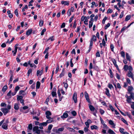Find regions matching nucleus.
Segmentation results:
<instances>
[{"instance_id": "7c9ffc66", "label": "nucleus", "mask_w": 134, "mask_h": 134, "mask_svg": "<svg viewBox=\"0 0 134 134\" xmlns=\"http://www.w3.org/2000/svg\"><path fill=\"white\" fill-rule=\"evenodd\" d=\"M46 116H50L51 115V112L49 111H46L45 113Z\"/></svg>"}, {"instance_id": "49530a36", "label": "nucleus", "mask_w": 134, "mask_h": 134, "mask_svg": "<svg viewBox=\"0 0 134 134\" xmlns=\"http://www.w3.org/2000/svg\"><path fill=\"white\" fill-rule=\"evenodd\" d=\"M96 56L97 57H100V55L99 53V51H98L96 53Z\"/></svg>"}, {"instance_id": "473e14b6", "label": "nucleus", "mask_w": 134, "mask_h": 134, "mask_svg": "<svg viewBox=\"0 0 134 134\" xmlns=\"http://www.w3.org/2000/svg\"><path fill=\"white\" fill-rule=\"evenodd\" d=\"M91 40L96 41V37L95 35H93V36L92 38L91 39Z\"/></svg>"}, {"instance_id": "0eeeda50", "label": "nucleus", "mask_w": 134, "mask_h": 134, "mask_svg": "<svg viewBox=\"0 0 134 134\" xmlns=\"http://www.w3.org/2000/svg\"><path fill=\"white\" fill-rule=\"evenodd\" d=\"M77 94L76 93H74L73 96V99L74 101V102L75 103H76L77 102Z\"/></svg>"}, {"instance_id": "4468645a", "label": "nucleus", "mask_w": 134, "mask_h": 134, "mask_svg": "<svg viewBox=\"0 0 134 134\" xmlns=\"http://www.w3.org/2000/svg\"><path fill=\"white\" fill-rule=\"evenodd\" d=\"M32 31V29H29L26 32V35L27 36L29 35L31 33Z\"/></svg>"}, {"instance_id": "393cba45", "label": "nucleus", "mask_w": 134, "mask_h": 134, "mask_svg": "<svg viewBox=\"0 0 134 134\" xmlns=\"http://www.w3.org/2000/svg\"><path fill=\"white\" fill-rule=\"evenodd\" d=\"M126 56L127 60L130 61V57L129 56L128 53H126Z\"/></svg>"}, {"instance_id": "423d86ee", "label": "nucleus", "mask_w": 134, "mask_h": 134, "mask_svg": "<svg viewBox=\"0 0 134 134\" xmlns=\"http://www.w3.org/2000/svg\"><path fill=\"white\" fill-rule=\"evenodd\" d=\"M101 123V124L103 125L104 127V128H107L108 127H107V125L105 124L104 123V121L102 119V118L100 117V118Z\"/></svg>"}, {"instance_id": "f704fd0d", "label": "nucleus", "mask_w": 134, "mask_h": 134, "mask_svg": "<svg viewBox=\"0 0 134 134\" xmlns=\"http://www.w3.org/2000/svg\"><path fill=\"white\" fill-rule=\"evenodd\" d=\"M53 126V125L52 124L49 125L48 126V130H51L52 129V127Z\"/></svg>"}, {"instance_id": "4be33fe9", "label": "nucleus", "mask_w": 134, "mask_h": 134, "mask_svg": "<svg viewBox=\"0 0 134 134\" xmlns=\"http://www.w3.org/2000/svg\"><path fill=\"white\" fill-rule=\"evenodd\" d=\"M47 123L45 122H43L42 123H40L39 124V126H45L47 125Z\"/></svg>"}, {"instance_id": "9d476101", "label": "nucleus", "mask_w": 134, "mask_h": 134, "mask_svg": "<svg viewBox=\"0 0 134 134\" xmlns=\"http://www.w3.org/2000/svg\"><path fill=\"white\" fill-rule=\"evenodd\" d=\"M8 124L7 123L4 122L2 126V127L4 129L7 130L8 128Z\"/></svg>"}, {"instance_id": "e2e57ef3", "label": "nucleus", "mask_w": 134, "mask_h": 134, "mask_svg": "<svg viewBox=\"0 0 134 134\" xmlns=\"http://www.w3.org/2000/svg\"><path fill=\"white\" fill-rule=\"evenodd\" d=\"M121 56L123 57L124 58H125V53L123 52H122L121 53Z\"/></svg>"}, {"instance_id": "338daca9", "label": "nucleus", "mask_w": 134, "mask_h": 134, "mask_svg": "<svg viewBox=\"0 0 134 134\" xmlns=\"http://www.w3.org/2000/svg\"><path fill=\"white\" fill-rule=\"evenodd\" d=\"M124 15V12L123 11L121 13V14L120 16L119 17L120 18H122Z\"/></svg>"}, {"instance_id": "ddd939ff", "label": "nucleus", "mask_w": 134, "mask_h": 134, "mask_svg": "<svg viewBox=\"0 0 134 134\" xmlns=\"http://www.w3.org/2000/svg\"><path fill=\"white\" fill-rule=\"evenodd\" d=\"M9 109H1L4 115H5L9 111Z\"/></svg>"}, {"instance_id": "680f3d73", "label": "nucleus", "mask_w": 134, "mask_h": 134, "mask_svg": "<svg viewBox=\"0 0 134 134\" xmlns=\"http://www.w3.org/2000/svg\"><path fill=\"white\" fill-rule=\"evenodd\" d=\"M11 91H10L7 94V96H9V97H11Z\"/></svg>"}, {"instance_id": "72a5a7b5", "label": "nucleus", "mask_w": 134, "mask_h": 134, "mask_svg": "<svg viewBox=\"0 0 134 134\" xmlns=\"http://www.w3.org/2000/svg\"><path fill=\"white\" fill-rule=\"evenodd\" d=\"M52 95L53 97H54L55 96V97H56V95L57 93L56 92L54 91H53L52 92Z\"/></svg>"}, {"instance_id": "c9c22d12", "label": "nucleus", "mask_w": 134, "mask_h": 134, "mask_svg": "<svg viewBox=\"0 0 134 134\" xmlns=\"http://www.w3.org/2000/svg\"><path fill=\"white\" fill-rule=\"evenodd\" d=\"M32 71V70L31 69H29L28 71L27 72V76H29L30 75V74L31 73Z\"/></svg>"}, {"instance_id": "5fc2aeb1", "label": "nucleus", "mask_w": 134, "mask_h": 134, "mask_svg": "<svg viewBox=\"0 0 134 134\" xmlns=\"http://www.w3.org/2000/svg\"><path fill=\"white\" fill-rule=\"evenodd\" d=\"M100 112L101 115H103L104 113V111L103 109H100Z\"/></svg>"}, {"instance_id": "69168bd1", "label": "nucleus", "mask_w": 134, "mask_h": 134, "mask_svg": "<svg viewBox=\"0 0 134 134\" xmlns=\"http://www.w3.org/2000/svg\"><path fill=\"white\" fill-rule=\"evenodd\" d=\"M33 119H36L37 121H38L39 119L37 117V116H33Z\"/></svg>"}, {"instance_id": "6ab92c4d", "label": "nucleus", "mask_w": 134, "mask_h": 134, "mask_svg": "<svg viewBox=\"0 0 134 134\" xmlns=\"http://www.w3.org/2000/svg\"><path fill=\"white\" fill-rule=\"evenodd\" d=\"M91 129L92 130H94V129L97 130L98 129V126L95 125H93L91 126Z\"/></svg>"}, {"instance_id": "603ef678", "label": "nucleus", "mask_w": 134, "mask_h": 134, "mask_svg": "<svg viewBox=\"0 0 134 134\" xmlns=\"http://www.w3.org/2000/svg\"><path fill=\"white\" fill-rule=\"evenodd\" d=\"M53 36H52V37H50L49 38H48L47 41H48V40H50L51 41H53L54 40V38H53Z\"/></svg>"}, {"instance_id": "e433bc0d", "label": "nucleus", "mask_w": 134, "mask_h": 134, "mask_svg": "<svg viewBox=\"0 0 134 134\" xmlns=\"http://www.w3.org/2000/svg\"><path fill=\"white\" fill-rule=\"evenodd\" d=\"M121 121H123L124 123H125V124H126L127 125H128V124L127 123V122L126 121V120H125L123 118H121Z\"/></svg>"}, {"instance_id": "dca6fc26", "label": "nucleus", "mask_w": 134, "mask_h": 134, "mask_svg": "<svg viewBox=\"0 0 134 134\" xmlns=\"http://www.w3.org/2000/svg\"><path fill=\"white\" fill-rule=\"evenodd\" d=\"M43 70H42L40 71L39 70H38L37 72V76H41L42 73H43Z\"/></svg>"}, {"instance_id": "a878e982", "label": "nucleus", "mask_w": 134, "mask_h": 134, "mask_svg": "<svg viewBox=\"0 0 134 134\" xmlns=\"http://www.w3.org/2000/svg\"><path fill=\"white\" fill-rule=\"evenodd\" d=\"M133 88L132 86H130L129 87L128 91L130 93H131L133 90Z\"/></svg>"}, {"instance_id": "3c124183", "label": "nucleus", "mask_w": 134, "mask_h": 134, "mask_svg": "<svg viewBox=\"0 0 134 134\" xmlns=\"http://www.w3.org/2000/svg\"><path fill=\"white\" fill-rule=\"evenodd\" d=\"M53 121V120H52V119H49L47 120L46 122L47 123H51Z\"/></svg>"}, {"instance_id": "6e6552de", "label": "nucleus", "mask_w": 134, "mask_h": 134, "mask_svg": "<svg viewBox=\"0 0 134 134\" xmlns=\"http://www.w3.org/2000/svg\"><path fill=\"white\" fill-rule=\"evenodd\" d=\"M90 110L91 111V113L94 116L96 117L97 109H90Z\"/></svg>"}, {"instance_id": "6e6d98bb", "label": "nucleus", "mask_w": 134, "mask_h": 134, "mask_svg": "<svg viewBox=\"0 0 134 134\" xmlns=\"http://www.w3.org/2000/svg\"><path fill=\"white\" fill-rule=\"evenodd\" d=\"M63 83L64 84V87L66 89L68 87V85L67 83H65L64 82H63Z\"/></svg>"}, {"instance_id": "9b49d317", "label": "nucleus", "mask_w": 134, "mask_h": 134, "mask_svg": "<svg viewBox=\"0 0 134 134\" xmlns=\"http://www.w3.org/2000/svg\"><path fill=\"white\" fill-rule=\"evenodd\" d=\"M131 71H129L128 72L127 74V76L129 77H131L133 79V75L132 73L131 72Z\"/></svg>"}, {"instance_id": "f8f14e48", "label": "nucleus", "mask_w": 134, "mask_h": 134, "mask_svg": "<svg viewBox=\"0 0 134 134\" xmlns=\"http://www.w3.org/2000/svg\"><path fill=\"white\" fill-rule=\"evenodd\" d=\"M109 123L112 125V127L114 128H115V125L113 121L111 120H110L109 121Z\"/></svg>"}, {"instance_id": "a19ab883", "label": "nucleus", "mask_w": 134, "mask_h": 134, "mask_svg": "<svg viewBox=\"0 0 134 134\" xmlns=\"http://www.w3.org/2000/svg\"><path fill=\"white\" fill-rule=\"evenodd\" d=\"M128 3L130 4H134V0H131V1H129Z\"/></svg>"}, {"instance_id": "13d9d810", "label": "nucleus", "mask_w": 134, "mask_h": 134, "mask_svg": "<svg viewBox=\"0 0 134 134\" xmlns=\"http://www.w3.org/2000/svg\"><path fill=\"white\" fill-rule=\"evenodd\" d=\"M107 19V18L106 17H105L103 20L102 23L103 24H104L105 23V21Z\"/></svg>"}, {"instance_id": "1a4fd4ad", "label": "nucleus", "mask_w": 134, "mask_h": 134, "mask_svg": "<svg viewBox=\"0 0 134 134\" xmlns=\"http://www.w3.org/2000/svg\"><path fill=\"white\" fill-rule=\"evenodd\" d=\"M68 116V115L67 113H64L63 115L61 116V118L63 119H64L67 118Z\"/></svg>"}, {"instance_id": "39448f33", "label": "nucleus", "mask_w": 134, "mask_h": 134, "mask_svg": "<svg viewBox=\"0 0 134 134\" xmlns=\"http://www.w3.org/2000/svg\"><path fill=\"white\" fill-rule=\"evenodd\" d=\"M84 94L85 98H86V100L88 102H90V99L89 98V95L88 93L86 92L85 91L84 93Z\"/></svg>"}, {"instance_id": "2f4dec72", "label": "nucleus", "mask_w": 134, "mask_h": 134, "mask_svg": "<svg viewBox=\"0 0 134 134\" xmlns=\"http://www.w3.org/2000/svg\"><path fill=\"white\" fill-rule=\"evenodd\" d=\"M116 80H115L113 82V84L116 89V85H117V84L116 83Z\"/></svg>"}, {"instance_id": "8fccbe9b", "label": "nucleus", "mask_w": 134, "mask_h": 134, "mask_svg": "<svg viewBox=\"0 0 134 134\" xmlns=\"http://www.w3.org/2000/svg\"><path fill=\"white\" fill-rule=\"evenodd\" d=\"M46 31V29H43L41 31V35H43L44 34V33Z\"/></svg>"}, {"instance_id": "bb28decb", "label": "nucleus", "mask_w": 134, "mask_h": 134, "mask_svg": "<svg viewBox=\"0 0 134 134\" xmlns=\"http://www.w3.org/2000/svg\"><path fill=\"white\" fill-rule=\"evenodd\" d=\"M105 90H106L105 93H106V94L108 96H110V94L109 93V90L107 88Z\"/></svg>"}, {"instance_id": "09e8293b", "label": "nucleus", "mask_w": 134, "mask_h": 134, "mask_svg": "<svg viewBox=\"0 0 134 134\" xmlns=\"http://www.w3.org/2000/svg\"><path fill=\"white\" fill-rule=\"evenodd\" d=\"M43 24V21L42 20H41L39 22V25L40 26H42Z\"/></svg>"}, {"instance_id": "58836bf2", "label": "nucleus", "mask_w": 134, "mask_h": 134, "mask_svg": "<svg viewBox=\"0 0 134 134\" xmlns=\"http://www.w3.org/2000/svg\"><path fill=\"white\" fill-rule=\"evenodd\" d=\"M14 109H18L19 107L18 106V104L15 103L14 105Z\"/></svg>"}, {"instance_id": "c756f323", "label": "nucleus", "mask_w": 134, "mask_h": 134, "mask_svg": "<svg viewBox=\"0 0 134 134\" xmlns=\"http://www.w3.org/2000/svg\"><path fill=\"white\" fill-rule=\"evenodd\" d=\"M131 18V16L130 15H128L126 16L125 18V20L126 21H127L129 20Z\"/></svg>"}, {"instance_id": "4c0bfd02", "label": "nucleus", "mask_w": 134, "mask_h": 134, "mask_svg": "<svg viewBox=\"0 0 134 134\" xmlns=\"http://www.w3.org/2000/svg\"><path fill=\"white\" fill-rule=\"evenodd\" d=\"M32 128V125L31 124H30L28 126V129L29 130H31Z\"/></svg>"}, {"instance_id": "bf43d9fd", "label": "nucleus", "mask_w": 134, "mask_h": 134, "mask_svg": "<svg viewBox=\"0 0 134 134\" xmlns=\"http://www.w3.org/2000/svg\"><path fill=\"white\" fill-rule=\"evenodd\" d=\"M65 23H63L61 26L60 27L61 28L64 27L65 26Z\"/></svg>"}, {"instance_id": "de8ad7c7", "label": "nucleus", "mask_w": 134, "mask_h": 134, "mask_svg": "<svg viewBox=\"0 0 134 134\" xmlns=\"http://www.w3.org/2000/svg\"><path fill=\"white\" fill-rule=\"evenodd\" d=\"M18 11L17 9H16L14 11V13L16 16H18Z\"/></svg>"}, {"instance_id": "f257e3e1", "label": "nucleus", "mask_w": 134, "mask_h": 134, "mask_svg": "<svg viewBox=\"0 0 134 134\" xmlns=\"http://www.w3.org/2000/svg\"><path fill=\"white\" fill-rule=\"evenodd\" d=\"M39 127L37 126H35L34 127L33 129V131H35V133L37 134L40 133V130L38 129Z\"/></svg>"}, {"instance_id": "4d7b16f0", "label": "nucleus", "mask_w": 134, "mask_h": 134, "mask_svg": "<svg viewBox=\"0 0 134 134\" xmlns=\"http://www.w3.org/2000/svg\"><path fill=\"white\" fill-rule=\"evenodd\" d=\"M110 25V24L109 23H108L105 26V29H107L108 27H109Z\"/></svg>"}, {"instance_id": "5701e85b", "label": "nucleus", "mask_w": 134, "mask_h": 134, "mask_svg": "<svg viewBox=\"0 0 134 134\" xmlns=\"http://www.w3.org/2000/svg\"><path fill=\"white\" fill-rule=\"evenodd\" d=\"M108 133L110 134H115L114 131L110 129H109Z\"/></svg>"}, {"instance_id": "c85d7f7f", "label": "nucleus", "mask_w": 134, "mask_h": 134, "mask_svg": "<svg viewBox=\"0 0 134 134\" xmlns=\"http://www.w3.org/2000/svg\"><path fill=\"white\" fill-rule=\"evenodd\" d=\"M13 74H11L10 76V77L9 81V84L11 83V82L12 81L13 79Z\"/></svg>"}, {"instance_id": "20e7f679", "label": "nucleus", "mask_w": 134, "mask_h": 134, "mask_svg": "<svg viewBox=\"0 0 134 134\" xmlns=\"http://www.w3.org/2000/svg\"><path fill=\"white\" fill-rule=\"evenodd\" d=\"M134 95V94L133 93H131V95H130V97L127 96V102L130 103L131 102V98L133 99L134 98V97L133 96Z\"/></svg>"}, {"instance_id": "79ce46f5", "label": "nucleus", "mask_w": 134, "mask_h": 134, "mask_svg": "<svg viewBox=\"0 0 134 134\" xmlns=\"http://www.w3.org/2000/svg\"><path fill=\"white\" fill-rule=\"evenodd\" d=\"M124 129L121 128H120L119 129V131L121 133L123 134V133L124 132Z\"/></svg>"}, {"instance_id": "cd10ccee", "label": "nucleus", "mask_w": 134, "mask_h": 134, "mask_svg": "<svg viewBox=\"0 0 134 134\" xmlns=\"http://www.w3.org/2000/svg\"><path fill=\"white\" fill-rule=\"evenodd\" d=\"M93 45V41L92 40H91L90 41V49H89V51H90L91 49L92 46Z\"/></svg>"}, {"instance_id": "2eb2a0df", "label": "nucleus", "mask_w": 134, "mask_h": 134, "mask_svg": "<svg viewBox=\"0 0 134 134\" xmlns=\"http://www.w3.org/2000/svg\"><path fill=\"white\" fill-rule=\"evenodd\" d=\"M20 112H22L23 113H28L29 111V109H20Z\"/></svg>"}, {"instance_id": "f3484780", "label": "nucleus", "mask_w": 134, "mask_h": 134, "mask_svg": "<svg viewBox=\"0 0 134 134\" xmlns=\"http://www.w3.org/2000/svg\"><path fill=\"white\" fill-rule=\"evenodd\" d=\"M61 3L62 4H64L65 5H69V3L68 1H61Z\"/></svg>"}, {"instance_id": "864d4df0", "label": "nucleus", "mask_w": 134, "mask_h": 134, "mask_svg": "<svg viewBox=\"0 0 134 134\" xmlns=\"http://www.w3.org/2000/svg\"><path fill=\"white\" fill-rule=\"evenodd\" d=\"M93 23L91 22V21H89V27L90 28H91L92 26Z\"/></svg>"}, {"instance_id": "aec40b11", "label": "nucleus", "mask_w": 134, "mask_h": 134, "mask_svg": "<svg viewBox=\"0 0 134 134\" xmlns=\"http://www.w3.org/2000/svg\"><path fill=\"white\" fill-rule=\"evenodd\" d=\"M64 69H63L62 72L59 75V77H62L64 75V74L65 73V72L64 71Z\"/></svg>"}, {"instance_id": "c03bdc74", "label": "nucleus", "mask_w": 134, "mask_h": 134, "mask_svg": "<svg viewBox=\"0 0 134 134\" xmlns=\"http://www.w3.org/2000/svg\"><path fill=\"white\" fill-rule=\"evenodd\" d=\"M71 114L73 116H75L76 115V113L75 111H72L71 112Z\"/></svg>"}, {"instance_id": "a211bd4d", "label": "nucleus", "mask_w": 134, "mask_h": 134, "mask_svg": "<svg viewBox=\"0 0 134 134\" xmlns=\"http://www.w3.org/2000/svg\"><path fill=\"white\" fill-rule=\"evenodd\" d=\"M8 88L7 86V85H5L3 87L2 89V91L4 92L7 90Z\"/></svg>"}, {"instance_id": "a18cd8bd", "label": "nucleus", "mask_w": 134, "mask_h": 134, "mask_svg": "<svg viewBox=\"0 0 134 134\" xmlns=\"http://www.w3.org/2000/svg\"><path fill=\"white\" fill-rule=\"evenodd\" d=\"M68 129H69V131L71 132H74L75 131L74 129L71 127H68Z\"/></svg>"}, {"instance_id": "37998d69", "label": "nucleus", "mask_w": 134, "mask_h": 134, "mask_svg": "<svg viewBox=\"0 0 134 134\" xmlns=\"http://www.w3.org/2000/svg\"><path fill=\"white\" fill-rule=\"evenodd\" d=\"M20 88V87L18 86H16L15 87V91L17 92V91Z\"/></svg>"}, {"instance_id": "f03ea898", "label": "nucleus", "mask_w": 134, "mask_h": 134, "mask_svg": "<svg viewBox=\"0 0 134 134\" xmlns=\"http://www.w3.org/2000/svg\"><path fill=\"white\" fill-rule=\"evenodd\" d=\"M31 114L33 115H36L37 116H40V112L38 109H36L35 110H33L32 111L30 112Z\"/></svg>"}, {"instance_id": "774afa93", "label": "nucleus", "mask_w": 134, "mask_h": 134, "mask_svg": "<svg viewBox=\"0 0 134 134\" xmlns=\"http://www.w3.org/2000/svg\"><path fill=\"white\" fill-rule=\"evenodd\" d=\"M78 132L81 134H83L84 133L83 131L82 130H79L78 131Z\"/></svg>"}, {"instance_id": "b1692460", "label": "nucleus", "mask_w": 134, "mask_h": 134, "mask_svg": "<svg viewBox=\"0 0 134 134\" xmlns=\"http://www.w3.org/2000/svg\"><path fill=\"white\" fill-rule=\"evenodd\" d=\"M40 85V83L39 81H37L36 83V88L38 89L39 88Z\"/></svg>"}, {"instance_id": "ea45409f", "label": "nucleus", "mask_w": 134, "mask_h": 134, "mask_svg": "<svg viewBox=\"0 0 134 134\" xmlns=\"http://www.w3.org/2000/svg\"><path fill=\"white\" fill-rule=\"evenodd\" d=\"M23 97L22 96H18L17 98V100H21L22 99V98Z\"/></svg>"}, {"instance_id": "0e129e2a", "label": "nucleus", "mask_w": 134, "mask_h": 134, "mask_svg": "<svg viewBox=\"0 0 134 134\" xmlns=\"http://www.w3.org/2000/svg\"><path fill=\"white\" fill-rule=\"evenodd\" d=\"M110 47L111 51H113V48H114V46L113 44H111L110 46Z\"/></svg>"}, {"instance_id": "412c9836", "label": "nucleus", "mask_w": 134, "mask_h": 134, "mask_svg": "<svg viewBox=\"0 0 134 134\" xmlns=\"http://www.w3.org/2000/svg\"><path fill=\"white\" fill-rule=\"evenodd\" d=\"M111 60L113 63L115 65L116 68H117V65L116 64V61L115 59H111Z\"/></svg>"}, {"instance_id": "7ed1b4c3", "label": "nucleus", "mask_w": 134, "mask_h": 134, "mask_svg": "<svg viewBox=\"0 0 134 134\" xmlns=\"http://www.w3.org/2000/svg\"><path fill=\"white\" fill-rule=\"evenodd\" d=\"M123 69L125 71H127L129 70V71H132L133 69L131 66H129L127 65H125L123 68Z\"/></svg>"}, {"instance_id": "052dcab7", "label": "nucleus", "mask_w": 134, "mask_h": 134, "mask_svg": "<svg viewBox=\"0 0 134 134\" xmlns=\"http://www.w3.org/2000/svg\"><path fill=\"white\" fill-rule=\"evenodd\" d=\"M1 107H5L6 106V104L5 103H2L1 104Z\"/></svg>"}]
</instances>
